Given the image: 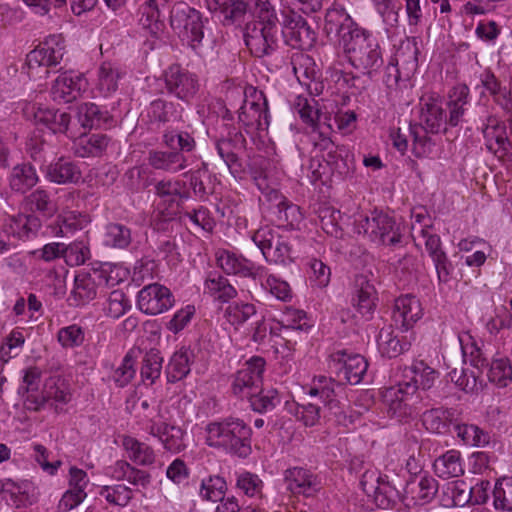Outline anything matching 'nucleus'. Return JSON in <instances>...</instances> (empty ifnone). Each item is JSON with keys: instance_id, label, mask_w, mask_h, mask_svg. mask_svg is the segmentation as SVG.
<instances>
[{"instance_id": "f257e3e1", "label": "nucleus", "mask_w": 512, "mask_h": 512, "mask_svg": "<svg viewBox=\"0 0 512 512\" xmlns=\"http://www.w3.org/2000/svg\"><path fill=\"white\" fill-rule=\"evenodd\" d=\"M469 88L466 84L455 85L448 93V112L444 100L436 92H425L419 99V125L430 134L446 133L447 127H456L466 112L469 103Z\"/></svg>"}, {"instance_id": "f03ea898", "label": "nucleus", "mask_w": 512, "mask_h": 512, "mask_svg": "<svg viewBox=\"0 0 512 512\" xmlns=\"http://www.w3.org/2000/svg\"><path fill=\"white\" fill-rule=\"evenodd\" d=\"M254 20L246 25L244 41L251 54L264 57L274 53L280 40V23L268 0H254Z\"/></svg>"}, {"instance_id": "7ed1b4c3", "label": "nucleus", "mask_w": 512, "mask_h": 512, "mask_svg": "<svg viewBox=\"0 0 512 512\" xmlns=\"http://www.w3.org/2000/svg\"><path fill=\"white\" fill-rule=\"evenodd\" d=\"M206 444L245 458L251 453L252 429L240 418L227 417L205 427Z\"/></svg>"}, {"instance_id": "20e7f679", "label": "nucleus", "mask_w": 512, "mask_h": 512, "mask_svg": "<svg viewBox=\"0 0 512 512\" xmlns=\"http://www.w3.org/2000/svg\"><path fill=\"white\" fill-rule=\"evenodd\" d=\"M343 51L351 65L371 74L383 65L382 49L376 36L365 29H356L343 41Z\"/></svg>"}, {"instance_id": "39448f33", "label": "nucleus", "mask_w": 512, "mask_h": 512, "mask_svg": "<svg viewBox=\"0 0 512 512\" xmlns=\"http://www.w3.org/2000/svg\"><path fill=\"white\" fill-rule=\"evenodd\" d=\"M141 429L157 438L164 449L179 453L185 449L184 430L169 421L166 412L157 406L145 414L138 422Z\"/></svg>"}, {"instance_id": "423d86ee", "label": "nucleus", "mask_w": 512, "mask_h": 512, "mask_svg": "<svg viewBox=\"0 0 512 512\" xmlns=\"http://www.w3.org/2000/svg\"><path fill=\"white\" fill-rule=\"evenodd\" d=\"M249 166V173L255 184L262 192L264 198L268 202H275L270 207L272 214L275 216L273 221L278 226L294 228L302 220V214L299 207L288 203L278 190L271 188L266 180V175L263 171H257L256 166L259 162H245Z\"/></svg>"}, {"instance_id": "0eeeda50", "label": "nucleus", "mask_w": 512, "mask_h": 512, "mask_svg": "<svg viewBox=\"0 0 512 512\" xmlns=\"http://www.w3.org/2000/svg\"><path fill=\"white\" fill-rule=\"evenodd\" d=\"M360 486L367 497V510L393 508L399 499V491L387 475L376 469L366 470L360 479Z\"/></svg>"}, {"instance_id": "6e6552de", "label": "nucleus", "mask_w": 512, "mask_h": 512, "mask_svg": "<svg viewBox=\"0 0 512 512\" xmlns=\"http://www.w3.org/2000/svg\"><path fill=\"white\" fill-rule=\"evenodd\" d=\"M244 95L245 98L238 115L239 122L250 135L267 131L270 115L265 94L251 86L245 89Z\"/></svg>"}, {"instance_id": "1a4fd4ad", "label": "nucleus", "mask_w": 512, "mask_h": 512, "mask_svg": "<svg viewBox=\"0 0 512 512\" xmlns=\"http://www.w3.org/2000/svg\"><path fill=\"white\" fill-rule=\"evenodd\" d=\"M169 20L172 29L186 40L193 50H197L204 37L200 12L179 1L172 6Z\"/></svg>"}, {"instance_id": "9d476101", "label": "nucleus", "mask_w": 512, "mask_h": 512, "mask_svg": "<svg viewBox=\"0 0 512 512\" xmlns=\"http://www.w3.org/2000/svg\"><path fill=\"white\" fill-rule=\"evenodd\" d=\"M358 233H363L371 241L383 245H396L401 241L399 225L389 215L374 211L370 216L360 215L356 220Z\"/></svg>"}, {"instance_id": "9b49d317", "label": "nucleus", "mask_w": 512, "mask_h": 512, "mask_svg": "<svg viewBox=\"0 0 512 512\" xmlns=\"http://www.w3.org/2000/svg\"><path fill=\"white\" fill-rule=\"evenodd\" d=\"M418 389L415 382L406 379L397 385L386 388L383 393V401L388 408L391 417L403 421L412 418L416 414V401L414 395Z\"/></svg>"}, {"instance_id": "f8f14e48", "label": "nucleus", "mask_w": 512, "mask_h": 512, "mask_svg": "<svg viewBox=\"0 0 512 512\" xmlns=\"http://www.w3.org/2000/svg\"><path fill=\"white\" fill-rule=\"evenodd\" d=\"M255 245L267 262L285 263L292 259V244L288 237L279 235L269 226L261 227L252 235Z\"/></svg>"}, {"instance_id": "ddd939ff", "label": "nucleus", "mask_w": 512, "mask_h": 512, "mask_svg": "<svg viewBox=\"0 0 512 512\" xmlns=\"http://www.w3.org/2000/svg\"><path fill=\"white\" fill-rule=\"evenodd\" d=\"M328 368L331 373L335 374L338 383L356 385L363 379L368 362L359 354L339 350L331 354Z\"/></svg>"}, {"instance_id": "4468645a", "label": "nucleus", "mask_w": 512, "mask_h": 512, "mask_svg": "<svg viewBox=\"0 0 512 512\" xmlns=\"http://www.w3.org/2000/svg\"><path fill=\"white\" fill-rule=\"evenodd\" d=\"M70 400L71 393L65 380L60 377H50L46 380L43 391L40 394L26 396L24 404L30 411L38 412L51 407L58 413L59 404H67Z\"/></svg>"}, {"instance_id": "2eb2a0df", "label": "nucleus", "mask_w": 512, "mask_h": 512, "mask_svg": "<svg viewBox=\"0 0 512 512\" xmlns=\"http://www.w3.org/2000/svg\"><path fill=\"white\" fill-rule=\"evenodd\" d=\"M167 93L184 103H190L197 95L200 83L198 76L174 64L163 73Z\"/></svg>"}, {"instance_id": "dca6fc26", "label": "nucleus", "mask_w": 512, "mask_h": 512, "mask_svg": "<svg viewBox=\"0 0 512 512\" xmlns=\"http://www.w3.org/2000/svg\"><path fill=\"white\" fill-rule=\"evenodd\" d=\"M65 54V45L60 35H50L26 56V65L29 75L38 68H46L45 75H49L47 68L57 66Z\"/></svg>"}, {"instance_id": "f3484780", "label": "nucleus", "mask_w": 512, "mask_h": 512, "mask_svg": "<svg viewBox=\"0 0 512 512\" xmlns=\"http://www.w3.org/2000/svg\"><path fill=\"white\" fill-rule=\"evenodd\" d=\"M264 368L265 360L261 357H253L247 361L234 375L232 393L241 399H248L253 393L260 392Z\"/></svg>"}, {"instance_id": "a211bd4d", "label": "nucleus", "mask_w": 512, "mask_h": 512, "mask_svg": "<svg viewBox=\"0 0 512 512\" xmlns=\"http://www.w3.org/2000/svg\"><path fill=\"white\" fill-rule=\"evenodd\" d=\"M283 30L286 43L295 49H309L314 45L316 35L299 14L288 11L283 14Z\"/></svg>"}, {"instance_id": "6ab92c4d", "label": "nucleus", "mask_w": 512, "mask_h": 512, "mask_svg": "<svg viewBox=\"0 0 512 512\" xmlns=\"http://www.w3.org/2000/svg\"><path fill=\"white\" fill-rule=\"evenodd\" d=\"M139 309L148 315H157L169 310L174 304L171 291L158 283L143 287L138 293Z\"/></svg>"}, {"instance_id": "aec40b11", "label": "nucleus", "mask_w": 512, "mask_h": 512, "mask_svg": "<svg viewBox=\"0 0 512 512\" xmlns=\"http://www.w3.org/2000/svg\"><path fill=\"white\" fill-rule=\"evenodd\" d=\"M419 236L424 239L426 251L434 263L438 280L447 283L450 280L453 265L443 250L440 237L431 232L430 225L421 227Z\"/></svg>"}, {"instance_id": "412c9836", "label": "nucleus", "mask_w": 512, "mask_h": 512, "mask_svg": "<svg viewBox=\"0 0 512 512\" xmlns=\"http://www.w3.org/2000/svg\"><path fill=\"white\" fill-rule=\"evenodd\" d=\"M287 489L294 495L315 496L322 488L320 477L303 467H292L285 471Z\"/></svg>"}, {"instance_id": "4be33fe9", "label": "nucleus", "mask_w": 512, "mask_h": 512, "mask_svg": "<svg viewBox=\"0 0 512 512\" xmlns=\"http://www.w3.org/2000/svg\"><path fill=\"white\" fill-rule=\"evenodd\" d=\"M183 108H179L177 104L164 99H156L152 101L146 109V113L142 115L147 129L157 131L166 123L181 120Z\"/></svg>"}, {"instance_id": "5701e85b", "label": "nucleus", "mask_w": 512, "mask_h": 512, "mask_svg": "<svg viewBox=\"0 0 512 512\" xmlns=\"http://www.w3.org/2000/svg\"><path fill=\"white\" fill-rule=\"evenodd\" d=\"M87 79L81 73L73 71L60 74L51 87V94L55 101L70 103L80 97L87 89Z\"/></svg>"}, {"instance_id": "b1692460", "label": "nucleus", "mask_w": 512, "mask_h": 512, "mask_svg": "<svg viewBox=\"0 0 512 512\" xmlns=\"http://www.w3.org/2000/svg\"><path fill=\"white\" fill-rule=\"evenodd\" d=\"M217 266L227 275H236L239 277H251L257 279L263 276L264 267H256L254 263L241 255L228 250H218L216 252Z\"/></svg>"}, {"instance_id": "393cba45", "label": "nucleus", "mask_w": 512, "mask_h": 512, "mask_svg": "<svg viewBox=\"0 0 512 512\" xmlns=\"http://www.w3.org/2000/svg\"><path fill=\"white\" fill-rule=\"evenodd\" d=\"M335 380L324 375L315 376L308 391L310 396H319L326 407L336 417L338 423L347 426V421L352 423L351 418L347 419L336 399Z\"/></svg>"}, {"instance_id": "a878e982", "label": "nucleus", "mask_w": 512, "mask_h": 512, "mask_svg": "<svg viewBox=\"0 0 512 512\" xmlns=\"http://www.w3.org/2000/svg\"><path fill=\"white\" fill-rule=\"evenodd\" d=\"M356 29H360L351 16L340 5H333L325 15L324 31L327 36L339 39L341 45Z\"/></svg>"}, {"instance_id": "bb28decb", "label": "nucleus", "mask_w": 512, "mask_h": 512, "mask_svg": "<svg viewBox=\"0 0 512 512\" xmlns=\"http://www.w3.org/2000/svg\"><path fill=\"white\" fill-rule=\"evenodd\" d=\"M377 291L374 285L363 275L355 278L352 306L363 317L370 319L377 305Z\"/></svg>"}, {"instance_id": "cd10ccee", "label": "nucleus", "mask_w": 512, "mask_h": 512, "mask_svg": "<svg viewBox=\"0 0 512 512\" xmlns=\"http://www.w3.org/2000/svg\"><path fill=\"white\" fill-rule=\"evenodd\" d=\"M422 315V305L416 296L406 294L395 300L393 319L396 324H400L404 331L412 328Z\"/></svg>"}, {"instance_id": "c85d7f7f", "label": "nucleus", "mask_w": 512, "mask_h": 512, "mask_svg": "<svg viewBox=\"0 0 512 512\" xmlns=\"http://www.w3.org/2000/svg\"><path fill=\"white\" fill-rule=\"evenodd\" d=\"M208 10L225 26L240 24L245 20L248 6L243 0H211Z\"/></svg>"}, {"instance_id": "c756f323", "label": "nucleus", "mask_w": 512, "mask_h": 512, "mask_svg": "<svg viewBox=\"0 0 512 512\" xmlns=\"http://www.w3.org/2000/svg\"><path fill=\"white\" fill-rule=\"evenodd\" d=\"M110 139L104 134L81 135L73 142L72 149L77 157L100 158L105 156Z\"/></svg>"}, {"instance_id": "7c9ffc66", "label": "nucleus", "mask_w": 512, "mask_h": 512, "mask_svg": "<svg viewBox=\"0 0 512 512\" xmlns=\"http://www.w3.org/2000/svg\"><path fill=\"white\" fill-rule=\"evenodd\" d=\"M457 421V411L453 408L438 407L427 410L422 415V423L432 433H446L449 426Z\"/></svg>"}, {"instance_id": "2f4dec72", "label": "nucleus", "mask_w": 512, "mask_h": 512, "mask_svg": "<svg viewBox=\"0 0 512 512\" xmlns=\"http://www.w3.org/2000/svg\"><path fill=\"white\" fill-rule=\"evenodd\" d=\"M88 216L74 211L59 215L47 229L55 237H67L69 234L83 229L88 224Z\"/></svg>"}, {"instance_id": "473e14b6", "label": "nucleus", "mask_w": 512, "mask_h": 512, "mask_svg": "<svg viewBox=\"0 0 512 512\" xmlns=\"http://www.w3.org/2000/svg\"><path fill=\"white\" fill-rule=\"evenodd\" d=\"M125 72L115 63L103 62L98 68L97 91L108 97L118 90L119 81Z\"/></svg>"}, {"instance_id": "72a5a7b5", "label": "nucleus", "mask_w": 512, "mask_h": 512, "mask_svg": "<svg viewBox=\"0 0 512 512\" xmlns=\"http://www.w3.org/2000/svg\"><path fill=\"white\" fill-rule=\"evenodd\" d=\"M433 468L436 475L443 479L462 476L464 467L461 453L453 449L446 451L435 459Z\"/></svg>"}, {"instance_id": "f704fd0d", "label": "nucleus", "mask_w": 512, "mask_h": 512, "mask_svg": "<svg viewBox=\"0 0 512 512\" xmlns=\"http://www.w3.org/2000/svg\"><path fill=\"white\" fill-rule=\"evenodd\" d=\"M162 143L174 157L191 153L196 148V142L190 133L174 129H166L164 131Z\"/></svg>"}, {"instance_id": "c9c22d12", "label": "nucleus", "mask_w": 512, "mask_h": 512, "mask_svg": "<svg viewBox=\"0 0 512 512\" xmlns=\"http://www.w3.org/2000/svg\"><path fill=\"white\" fill-rule=\"evenodd\" d=\"M193 357V352L189 348L181 347L175 351L166 367L168 381L175 383L184 379L190 373Z\"/></svg>"}, {"instance_id": "e433bc0d", "label": "nucleus", "mask_w": 512, "mask_h": 512, "mask_svg": "<svg viewBox=\"0 0 512 512\" xmlns=\"http://www.w3.org/2000/svg\"><path fill=\"white\" fill-rule=\"evenodd\" d=\"M164 8L150 0H145L139 7V24L151 35L158 37L163 32L164 23L161 20Z\"/></svg>"}, {"instance_id": "4c0bfd02", "label": "nucleus", "mask_w": 512, "mask_h": 512, "mask_svg": "<svg viewBox=\"0 0 512 512\" xmlns=\"http://www.w3.org/2000/svg\"><path fill=\"white\" fill-rule=\"evenodd\" d=\"M122 445L127 457L135 464L149 466L155 462V452L151 446L131 436H124Z\"/></svg>"}, {"instance_id": "58836bf2", "label": "nucleus", "mask_w": 512, "mask_h": 512, "mask_svg": "<svg viewBox=\"0 0 512 512\" xmlns=\"http://www.w3.org/2000/svg\"><path fill=\"white\" fill-rule=\"evenodd\" d=\"M204 287L205 293L210 295L214 300L223 303L237 296L235 287L230 284L226 277L216 272L210 273L207 276Z\"/></svg>"}, {"instance_id": "ea45409f", "label": "nucleus", "mask_w": 512, "mask_h": 512, "mask_svg": "<svg viewBox=\"0 0 512 512\" xmlns=\"http://www.w3.org/2000/svg\"><path fill=\"white\" fill-rule=\"evenodd\" d=\"M79 122L84 128H102L110 125L112 117L106 110H101L94 103H84L79 107Z\"/></svg>"}, {"instance_id": "a19ab883", "label": "nucleus", "mask_w": 512, "mask_h": 512, "mask_svg": "<svg viewBox=\"0 0 512 512\" xmlns=\"http://www.w3.org/2000/svg\"><path fill=\"white\" fill-rule=\"evenodd\" d=\"M38 176L30 162L15 165L10 175V186L14 191L26 192L36 185Z\"/></svg>"}, {"instance_id": "79ce46f5", "label": "nucleus", "mask_w": 512, "mask_h": 512, "mask_svg": "<svg viewBox=\"0 0 512 512\" xmlns=\"http://www.w3.org/2000/svg\"><path fill=\"white\" fill-rule=\"evenodd\" d=\"M47 178L58 184L77 183L81 177V170L74 162H50L46 168Z\"/></svg>"}, {"instance_id": "37998d69", "label": "nucleus", "mask_w": 512, "mask_h": 512, "mask_svg": "<svg viewBox=\"0 0 512 512\" xmlns=\"http://www.w3.org/2000/svg\"><path fill=\"white\" fill-rule=\"evenodd\" d=\"M410 493L413 499L426 504L431 502L438 492V481L431 475H420L409 483Z\"/></svg>"}, {"instance_id": "c03bdc74", "label": "nucleus", "mask_w": 512, "mask_h": 512, "mask_svg": "<svg viewBox=\"0 0 512 512\" xmlns=\"http://www.w3.org/2000/svg\"><path fill=\"white\" fill-rule=\"evenodd\" d=\"M8 231L19 239L29 238L41 227L40 219L34 214H18L12 216L6 224Z\"/></svg>"}, {"instance_id": "a18cd8bd", "label": "nucleus", "mask_w": 512, "mask_h": 512, "mask_svg": "<svg viewBox=\"0 0 512 512\" xmlns=\"http://www.w3.org/2000/svg\"><path fill=\"white\" fill-rule=\"evenodd\" d=\"M377 343L380 353L388 358H395L410 347V343L399 339L390 327L380 330Z\"/></svg>"}, {"instance_id": "49530a36", "label": "nucleus", "mask_w": 512, "mask_h": 512, "mask_svg": "<svg viewBox=\"0 0 512 512\" xmlns=\"http://www.w3.org/2000/svg\"><path fill=\"white\" fill-rule=\"evenodd\" d=\"M404 377L407 381L413 380L418 388L428 390L438 378V372L420 360L415 361L411 367L405 369Z\"/></svg>"}, {"instance_id": "de8ad7c7", "label": "nucleus", "mask_w": 512, "mask_h": 512, "mask_svg": "<svg viewBox=\"0 0 512 512\" xmlns=\"http://www.w3.org/2000/svg\"><path fill=\"white\" fill-rule=\"evenodd\" d=\"M290 64L295 77L301 85L309 79H314L319 73L314 60L303 52L293 53Z\"/></svg>"}, {"instance_id": "09e8293b", "label": "nucleus", "mask_w": 512, "mask_h": 512, "mask_svg": "<svg viewBox=\"0 0 512 512\" xmlns=\"http://www.w3.org/2000/svg\"><path fill=\"white\" fill-rule=\"evenodd\" d=\"M453 425L457 437L466 445L480 447L487 445L490 441L489 434L476 425L457 423V421Z\"/></svg>"}, {"instance_id": "8fccbe9b", "label": "nucleus", "mask_w": 512, "mask_h": 512, "mask_svg": "<svg viewBox=\"0 0 512 512\" xmlns=\"http://www.w3.org/2000/svg\"><path fill=\"white\" fill-rule=\"evenodd\" d=\"M318 218L321 228L325 233L333 237H341L342 229L340 227L341 212L336 208L322 204L318 208Z\"/></svg>"}, {"instance_id": "3c124183", "label": "nucleus", "mask_w": 512, "mask_h": 512, "mask_svg": "<svg viewBox=\"0 0 512 512\" xmlns=\"http://www.w3.org/2000/svg\"><path fill=\"white\" fill-rule=\"evenodd\" d=\"M132 241L131 230L120 223H109L105 228L104 243L105 245L125 249Z\"/></svg>"}, {"instance_id": "603ef678", "label": "nucleus", "mask_w": 512, "mask_h": 512, "mask_svg": "<svg viewBox=\"0 0 512 512\" xmlns=\"http://www.w3.org/2000/svg\"><path fill=\"white\" fill-rule=\"evenodd\" d=\"M25 204L31 212H39L51 217L57 212L56 204L50 199L49 194L42 189H36L25 198Z\"/></svg>"}, {"instance_id": "864d4df0", "label": "nucleus", "mask_w": 512, "mask_h": 512, "mask_svg": "<svg viewBox=\"0 0 512 512\" xmlns=\"http://www.w3.org/2000/svg\"><path fill=\"white\" fill-rule=\"evenodd\" d=\"M156 193L164 202H169L167 212L162 211L164 219H172L178 209L176 198L180 193V184L178 182L160 181L156 185Z\"/></svg>"}, {"instance_id": "5fc2aeb1", "label": "nucleus", "mask_w": 512, "mask_h": 512, "mask_svg": "<svg viewBox=\"0 0 512 512\" xmlns=\"http://www.w3.org/2000/svg\"><path fill=\"white\" fill-rule=\"evenodd\" d=\"M99 495L110 505L125 507L133 498V491L124 484L106 485L100 488Z\"/></svg>"}, {"instance_id": "6e6d98bb", "label": "nucleus", "mask_w": 512, "mask_h": 512, "mask_svg": "<svg viewBox=\"0 0 512 512\" xmlns=\"http://www.w3.org/2000/svg\"><path fill=\"white\" fill-rule=\"evenodd\" d=\"M487 376L490 382L499 387H507L512 382V366L507 358L494 359L488 365Z\"/></svg>"}, {"instance_id": "4d7b16f0", "label": "nucleus", "mask_w": 512, "mask_h": 512, "mask_svg": "<svg viewBox=\"0 0 512 512\" xmlns=\"http://www.w3.org/2000/svg\"><path fill=\"white\" fill-rule=\"evenodd\" d=\"M163 358L156 349H151L143 357L140 375L144 382L153 384L161 375Z\"/></svg>"}, {"instance_id": "13d9d810", "label": "nucleus", "mask_w": 512, "mask_h": 512, "mask_svg": "<svg viewBox=\"0 0 512 512\" xmlns=\"http://www.w3.org/2000/svg\"><path fill=\"white\" fill-rule=\"evenodd\" d=\"M473 488L464 481H454L447 485L445 501L446 506L463 507L472 501Z\"/></svg>"}, {"instance_id": "bf43d9fd", "label": "nucleus", "mask_w": 512, "mask_h": 512, "mask_svg": "<svg viewBox=\"0 0 512 512\" xmlns=\"http://www.w3.org/2000/svg\"><path fill=\"white\" fill-rule=\"evenodd\" d=\"M496 510L512 512V477L499 479L493 490Z\"/></svg>"}, {"instance_id": "052dcab7", "label": "nucleus", "mask_w": 512, "mask_h": 512, "mask_svg": "<svg viewBox=\"0 0 512 512\" xmlns=\"http://www.w3.org/2000/svg\"><path fill=\"white\" fill-rule=\"evenodd\" d=\"M259 279L262 287L278 300L289 301L292 298L289 284L281 278L273 274H267L264 269L263 276Z\"/></svg>"}, {"instance_id": "680f3d73", "label": "nucleus", "mask_w": 512, "mask_h": 512, "mask_svg": "<svg viewBox=\"0 0 512 512\" xmlns=\"http://www.w3.org/2000/svg\"><path fill=\"white\" fill-rule=\"evenodd\" d=\"M227 484L224 478L220 476H209L202 480L200 487V496L209 501H221L226 493Z\"/></svg>"}, {"instance_id": "e2e57ef3", "label": "nucleus", "mask_w": 512, "mask_h": 512, "mask_svg": "<svg viewBox=\"0 0 512 512\" xmlns=\"http://www.w3.org/2000/svg\"><path fill=\"white\" fill-rule=\"evenodd\" d=\"M256 307L252 303L234 302L225 310V318L233 326H239L256 315Z\"/></svg>"}, {"instance_id": "0e129e2a", "label": "nucleus", "mask_w": 512, "mask_h": 512, "mask_svg": "<svg viewBox=\"0 0 512 512\" xmlns=\"http://www.w3.org/2000/svg\"><path fill=\"white\" fill-rule=\"evenodd\" d=\"M57 341L65 349L80 347L85 341V332L81 326L71 324L58 330Z\"/></svg>"}, {"instance_id": "69168bd1", "label": "nucleus", "mask_w": 512, "mask_h": 512, "mask_svg": "<svg viewBox=\"0 0 512 512\" xmlns=\"http://www.w3.org/2000/svg\"><path fill=\"white\" fill-rule=\"evenodd\" d=\"M356 122V114L353 111L338 112L334 116L329 114L324 117V130L339 131L343 134L352 131Z\"/></svg>"}, {"instance_id": "338daca9", "label": "nucleus", "mask_w": 512, "mask_h": 512, "mask_svg": "<svg viewBox=\"0 0 512 512\" xmlns=\"http://www.w3.org/2000/svg\"><path fill=\"white\" fill-rule=\"evenodd\" d=\"M297 109L301 119L320 130L323 134L324 131V117H326V113H321L319 109L315 108L307 99L299 98L297 102Z\"/></svg>"}, {"instance_id": "774afa93", "label": "nucleus", "mask_w": 512, "mask_h": 512, "mask_svg": "<svg viewBox=\"0 0 512 512\" xmlns=\"http://www.w3.org/2000/svg\"><path fill=\"white\" fill-rule=\"evenodd\" d=\"M130 307V301L124 292L121 290H113L108 296L104 311L107 316L118 319L123 316Z\"/></svg>"}]
</instances>
